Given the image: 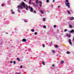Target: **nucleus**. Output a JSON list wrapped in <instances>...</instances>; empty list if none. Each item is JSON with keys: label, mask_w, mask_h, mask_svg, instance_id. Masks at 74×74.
Segmentation results:
<instances>
[{"label": "nucleus", "mask_w": 74, "mask_h": 74, "mask_svg": "<svg viewBox=\"0 0 74 74\" xmlns=\"http://www.w3.org/2000/svg\"><path fill=\"white\" fill-rule=\"evenodd\" d=\"M19 5H18L17 6V8L18 9V12H19V10H22V9H23V8H25V3L23 1L22 2V3H20Z\"/></svg>", "instance_id": "f257e3e1"}, {"label": "nucleus", "mask_w": 74, "mask_h": 74, "mask_svg": "<svg viewBox=\"0 0 74 74\" xmlns=\"http://www.w3.org/2000/svg\"><path fill=\"white\" fill-rule=\"evenodd\" d=\"M66 2L67 3H65V4L66 6H67L68 7V8H70V5H69V4H70V3L69 2V1L68 0H66Z\"/></svg>", "instance_id": "f03ea898"}, {"label": "nucleus", "mask_w": 74, "mask_h": 74, "mask_svg": "<svg viewBox=\"0 0 74 74\" xmlns=\"http://www.w3.org/2000/svg\"><path fill=\"white\" fill-rule=\"evenodd\" d=\"M38 3H40V4H42V2H41L38 1V0H37L36 1V4H38Z\"/></svg>", "instance_id": "7ed1b4c3"}, {"label": "nucleus", "mask_w": 74, "mask_h": 74, "mask_svg": "<svg viewBox=\"0 0 74 74\" xmlns=\"http://www.w3.org/2000/svg\"><path fill=\"white\" fill-rule=\"evenodd\" d=\"M69 43L70 44V45H72V42H71V39H69Z\"/></svg>", "instance_id": "20e7f679"}, {"label": "nucleus", "mask_w": 74, "mask_h": 74, "mask_svg": "<svg viewBox=\"0 0 74 74\" xmlns=\"http://www.w3.org/2000/svg\"><path fill=\"white\" fill-rule=\"evenodd\" d=\"M66 37H71V34H67L66 35Z\"/></svg>", "instance_id": "39448f33"}, {"label": "nucleus", "mask_w": 74, "mask_h": 74, "mask_svg": "<svg viewBox=\"0 0 74 74\" xmlns=\"http://www.w3.org/2000/svg\"><path fill=\"white\" fill-rule=\"evenodd\" d=\"M30 11L31 12H33V8L31 7L30 8Z\"/></svg>", "instance_id": "423d86ee"}, {"label": "nucleus", "mask_w": 74, "mask_h": 74, "mask_svg": "<svg viewBox=\"0 0 74 74\" xmlns=\"http://www.w3.org/2000/svg\"><path fill=\"white\" fill-rule=\"evenodd\" d=\"M22 41H23V42H26V39H23L22 40Z\"/></svg>", "instance_id": "0eeeda50"}, {"label": "nucleus", "mask_w": 74, "mask_h": 74, "mask_svg": "<svg viewBox=\"0 0 74 74\" xmlns=\"http://www.w3.org/2000/svg\"><path fill=\"white\" fill-rule=\"evenodd\" d=\"M70 19L71 21H73V20H74V18L73 17H72L70 18Z\"/></svg>", "instance_id": "6e6552de"}, {"label": "nucleus", "mask_w": 74, "mask_h": 74, "mask_svg": "<svg viewBox=\"0 0 74 74\" xmlns=\"http://www.w3.org/2000/svg\"><path fill=\"white\" fill-rule=\"evenodd\" d=\"M70 33H74V30L73 29H72L70 32Z\"/></svg>", "instance_id": "1a4fd4ad"}, {"label": "nucleus", "mask_w": 74, "mask_h": 74, "mask_svg": "<svg viewBox=\"0 0 74 74\" xmlns=\"http://www.w3.org/2000/svg\"><path fill=\"white\" fill-rule=\"evenodd\" d=\"M69 27L70 28H71H71H73V26H72V25H69Z\"/></svg>", "instance_id": "9d476101"}, {"label": "nucleus", "mask_w": 74, "mask_h": 74, "mask_svg": "<svg viewBox=\"0 0 74 74\" xmlns=\"http://www.w3.org/2000/svg\"><path fill=\"white\" fill-rule=\"evenodd\" d=\"M41 12L42 14H44V12H43V11L42 10H41Z\"/></svg>", "instance_id": "9b49d317"}, {"label": "nucleus", "mask_w": 74, "mask_h": 74, "mask_svg": "<svg viewBox=\"0 0 74 74\" xmlns=\"http://www.w3.org/2000/svg\"><path fill=\"white\" fill-rule=\"evenodd\" d=\"M12 11V14H15V12H14Z\"/></svg>", "instance_id": "f8f14e48"}, {"label": "nucleus", "mask_w": 74, "mask_h": 74, "mask_svg": "<svg viewBox=\"0 0 74 74\" xmlns=\"http://www.w3.org/2000/svg\"><path fill=\"white\" fill-rule=\"evenodd\" d=\"M31 31L32 32H34V29H31Z\"/></svg>", "instance_id": "ddd939ff"}, {"label": "nucleus", "mask_w": 74, "mask_h": 74, "mask_svg": "<svg viewBox=\"0 0 74 74\" xmlns=\"http://www.w3.org/2000/svg\"><path fill=\"white\" fill-rule=\"evenodd\" d=\"M42 64H43V65H45V62H42Z\"/></svg>", "instance_id": "4468645a"}, {"label": "nucleus", "mask_w": 74, "mask_h": 74, "mask_svg": "<svg viewBox=\"0 0 74 74\" xmlns=\"http://www.w3.org/2000/svg\"><path fill=\"white\" fill-rule=\"evenodd\" d=\"M43 21H45V18H43Z\"/></svg>", "instance_id": "2eb2a0df"}, {"label": "nucleus", "mask_w": 74, "mask_h": 74, "mask_svg": "<svg viewBox=\"0 0 74 74\" xmlns=\"http://www.w3.org/2000/svg\"><path fill=\"white\" fill-rule=\"evenodd\" d=\"M70 52L69 51H67L66 52V53H67V54H70Z\"/></svg>", "instance_id": "dca6fc26"}, {"label": "nucleus", "mask_w": 74, "mask_h": 74, "mask_svg": "<svg viewBox=\"0 0 74 74\" xmlns=\"http://www.w3.org/2000/svg\"><path fill=\"white\" fill-rule=\"evenodd\" d=\"M67 12L68 14H71V13H70V11H68Z\"/></svg>", "instance_id": "f3484780"}, {"label": "nucleus", "mask_w": 74, "mask_h": 74, "mask_svg": "<svg viewBox=\"0 0 74 74\" xmlns=\"http://www.w3.org/2000/svg\"><path fill=\"white\" fill-rule=\"evenodd\" d=\"M17 60H18L19 62H20V60H19V58H17Z\"/></svg>", "instance_id": "a211bd4d"}, {"label": "nucleus", "mask_w": 74, "mask_h": 74, "mask_svg": "<svg viewBox=\"0 0 74 74\" xmlns=\"http://www.w3.org/2000/svg\"><path fill=\"white\" fill-rule=\"evenodd\" d=\"M64 63V61L63 60H62L61 62V63L63 64Z\"/></svg>", "instance_id": "6ab92c4d"}, {"label": "nucleus", "mask_w": 74, "mask_h": 74, "mask_svg": "<svg viewBox=\"0 0 74 74\" xmlns=\"http://www.w3.org/2000/svg\"><path fill=\"white\" fill-rule=\"evenodd\" d=\"M55 48H58V45H56V46H55Z\"/></svg>", "instance_id": "aec40b11"}, {"label": "nucleus", "mask_w": 74, "mask_h": 74, "mask_svg": "<svg viewBox=\"0 0 74 74\" xmlns=\"http://www.w3.org/2000/svg\"><path fill=\"white\" fill-rule=\"evenodd\" d=\"M34 34L35 35H37V32H35Z\"/></svg>", "instance_id": "412c9836"}, {"label": "nucleus", "mask_w": 74, "mask_h": 74, "mask_svg": "<svg viewBox=\"0 0 74 74\" xmlns=\"http://www.w3.org/2000/svg\"><path fill=\"white\" fill-rule=\"evenodd\" d=\"M13 63L14 64H16V62H15V61H14L13 62Z\"/></svg>", "instance_id": "4be33fe9"}, {"label": "nucleus", "mask_w": 74, "mask_h": 74, "mask_svg": "<svg viewBox=\"0 0 74 74\" xmlns=\"http://www.w3.org/2000/svg\"><path fill=\"white\" fill-rule=\"evenodd\" d=\"M49 0H47L46 1V2L47 3H48V2H49Z\"/></svg>", "instance_id": "5701e85b"}, {"label": "nucleus", "mask_w": 74, "mask_h": 74, "mask_svg": "<svg viewBox=\"0 0 74 74\" xmlns=\"http://www.w3.org/2000/svg\"><path fill=\"white\" fill-rule=\"evenodd\" d=\"M43 27H44V28H46V26H45V25H44V26H43Z\"/></svg>", "instance_id": "b1692460"}, {"label": "nucleus", "mask_w": 74, "mask_h": 74, "mask_svg": "<svg viewBox=\"0 0 74 74\" xmlns=\"http://www.w3.org/2000/svg\"><path fill=\"white\" fill-rule=\"evenodd\" d=\"M13 62H12V61H11L10 62V63H12Z\"/></svg>", "instance_id": "393cba45"}, {"label": "nucleus", "mask_w": 74, "mask_h": 74, "mask_svg": "<svg viewBox=\"0 0 74 74\" xmlns=\"http://www.w3.org/2000/svg\"><path fill=\"white\" fill-rule=\"evenodd\" d=\"M55 51L54 50H53L52 51V53H55Z\"/></svg>", "instance_id": "a878e982"}, {"label": "nucleus", "mask_w": 74, "mask_h": 74, "mask_svg": "<svg viewBox=\"0 0 74 74\" xmlns=\"http://www.w3.org/2000/svg\"><path fill=\"white\" fill-rule=\"evenodd\" d=\"M67 29H65L64 32H67Z\"/></svg>", "instance_id": "bb28decb"}, {"label": "nucleus", "mask_w": 74, "mask_h": 74, "mask_svg": "<svg viewBox=\"0 0 74 74\" xmlns=\"http://www.w3.org/2000/svg\"><path fill=\"white\" fill-rule=\"evenodd\" d=\"M26 10H28V7L27 6L26 7Z\"/></svg>", "instance_id": "cd10ccee"}, {"label": "nucleus", "mask_w": 74, "mask_h": 74, "mask_svg": "<svg viewBox=\"0 0 74 74\" xmlns=\"http://www.w3.org/2000/svg\"><path fill=\"white\" fill-rule=\"evenodd\" d=\"M32 5H35V4H34V3H32Z\"/></svg>", "instance_id": "c85d7f7f"}, {"label": "nucleus", "mask_w": 74, "mask_h": 74, "mask_svg": "<svg viewBox=\"0 0 74 74\" xmlns=\"http://www.w3.org/2000/svg\"><path fill=\"white\" fill-rule=\"evenodd\" d=\"M52 67H54L55 66V65L54 64H53L52 65Z\"/></svg>", "instance_id": "c756f323"}, {"label": "nucleus", "mask_w": 74, "mask_h": 74, "mask_svg": "<svg viewBox=\"0 0 74 74\" xmlns=\"http://www.w3.org/2000/svg\"><path fill=\"white\" fill-rule=\"evenodd\" d=\"M28 8H29V9H30V6L29 5V7H28Z\"/></svg>", "instance_id": "7c9ffc66"}, {"label": "nucleus", "mask_w": 74, "mask_h": 74, "mask_svg": "<svg viewBox=\"0 0 74 74\" xmlns=\"http://www.w3.org/2000/svg\"><path fill=\"white\" fill-rule=\"evenodd\" d=\"M24 21L25 22H27V21H26V20L25 19L24 20Z\"/></svg>", "instance_id": "2f4dec72"}, {"label": "nucleus", "mask_w": 74, "mask_h": 74, "mask_svg": "<svg viewBox=\"0 0 74 74\" xmlns=\"http://www.w3.org/2000/svg\"><path fill=\"white\" fill-rule=\"evenodd\" d=\"M54 27H56V25H54Z\"/></svg>", "instance_id": "473e14b6"}, {"label": "nucleus", "mask_w": 74, "mask_h": 74, "mask_svg": "<svg viewBox=\"0 0 74 74\" xmlns=\"http://www.w3.org/2000/svg\"><path fill=\"white\" fill-rule=\"evenodd\" d=\"M16 74H20V73H19L16 72Z\"/></svg>", "instance_id": "72a5a7b5"}, {"label": "nucleus", "mask_w": 74, "mask_h": 74, "mask_svg": "<svg viewBox=\"0 0 74 74\" xmlns=\"http://www.w3.org/2000/svg\"><path fill=\"white\" fill-rule=\"evenodd\" d=\"M20 68L21 69H22V66L21 65L20 66Z\"/></svg>", "instance_id": "f704fd0d"}, {"label": "nucleus", "mask_w": 74, "mask_h": 74, "mask_svg": "<svg viewBox=\"0 0 74 74\" xmlns=\"http://www.w3.org/2000/svg\"><path fill=\"white\" fill-rule=\"evenodd\" d=\"M39 6H40V7H42V5H41V4L39 5Z\"/></svg>", "instance_id": "c9c22d12"}, {"label": "nucleus", "mask_w": 74, "mask_h": 74, "mask_svg": "<svg viewBox=\"0 0 74 74\" xmlns=\"http://www.w3.org/2000/svg\"><path fill=\"white\" fill-rule=\"evenodd\" d=\"M43 47H45V45H43Z\"/></svg>", "instance_id": "e433bc0d"}, {"label": "nucleus", "mask_w": 74, "mask_h": 74, "mask_svg": "<svg viewBox=\"0 0 74 74\" xmlns=\"http://www.w3.org/2000/svg\"><path fill=\"white\" fill-rule=\"evenodd\" d=\"M29 4H31V2H29Z\"/></svg>", "instance_id": "4c0bfd02"}, {"label": "nucleus", "mask_w": 74, "mask_h": 74, "mask_svg": "<svg viewBox=\"0 0 74 74\" xmlns=\"http://www.w3.org/2000/svg\"><path fill=\"white\" fill-rule=\"evenodd\" d=\"M34 13H36V11H34Z\"/></svg>", "instance_id": "58836bf2"}, {"label": "nucleus", "mask_w": 74, "mask_h": 74, "mask_svg": "<svg viewBox=\"0 0 74 74\" xmlns=\"http://www.w3.org/2000/svg\"><path fill=\"white\" fill-rule=\"evenodd\" d=\"M4 6V4H2V5H1V6Z\"/></svg>", "instance_id": "ea45409f"}, {"label": "nucleus", "mask_w": 74, "mask_h": 74, "mask_svg": "<svg viewBox=\"0 0 74 74\" xmlns=\"http://www.w3.org/2000/svg\"><path fill=\"white\" fill-rule=\"evenodd\" d=\"M38 6V5H35L36 7H37Z\"/></svg>", "instance_id": "a19ab883"}, {"label": "nucleus", "mask_w": 74, "mask_h": 74, "mask_svg": "<svg viewBox=\"0 0 74 74\" xmlns=\"http://www.w3.org/2000/svg\"><path fill=\"white\" fill-rule=\"evenodd\" d=\"M59 7H60V6H58V8H59Z\"/></svg>", "instance_id": "79ce46f5"}, {"label": "nucleus", "mask_w": 74, "mask_h": 74, "mask_svg": "<svg viewBox=\"0 0 74 74\" xmlns=\"http://www.w3.org/2000/svg\"><path fill=\"white\" fill-rule=\"evenodd\" d=\"M53 2H55V0H53Z\"/></svg>", "instance_id": "37998d69"}, {"label": "nucleus", "mask_w": 74, "mask_h": 74, "mask_svg": "<svg viewBox=\"0 0 74 74\" xmlns=\"http://www.w3.org/2000/svg\"><path fill=\"white\" fill-rule=\"evenodd\" d=\"M5 34H8V33L6 32Z\"/></svg>", "instance_id": "c03bdc74"}, {"label": "nucleus", "mask_w": 74, "mask_h": 74, "mask_svg": "<svg viewBox=\"0 0 74 74\" xmlns=\"http://www.w3.org/2000/svg\"><path fill=\"white\" fill-rule=\"evenodd\" d=\"M31 0H29V2H31Z\"/></svg>", "instance_id": "a18cd8bd"}, {"label": "nucleus", "mask_w": 74, "mask_h": 74, "mask_svg": "<svg viewBox=\"0 0 74 74\" xmlns=\"http://www.w3.org/2000/svg\"><path fill=\"white\" fill-rule=\"evenodd\" d=\"M24 1H26V0H24Z\"/></svg>", "instance_id": "49530a36"}, {"label": "nucleus", "mask_w": 74, "mask_h": 74, "mask_svg": "<svg viewBox=\"0 0 74 74\" xmlns=\"http://www.w3.org/2000/svg\"><path fill=\"white\" fill-rule=\"evenodd\" d=\"M73 41H74V37L73 38Z\"/></svg>", "instance_id": "de8ad7c7"}, {"label": "nucleus", "mask_w": 74, "mask_h": 74, "mask_svg": "<svg viewBox=\"0 0 74 74\" xmlns=\"http://www.w3.org/2000/svg\"><path fill=\"white\" fill-rule=\"evenodd\" d=\"M39 8V9H40V8Z\"/></svg>", "instance_id": "09e8293b"}]
</instances>
